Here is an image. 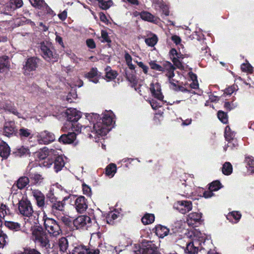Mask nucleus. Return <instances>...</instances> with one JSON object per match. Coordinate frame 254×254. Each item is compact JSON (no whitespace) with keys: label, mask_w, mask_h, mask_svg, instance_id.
Wrapping results in <instances>:
<instances>
[{"label":"nucleus","mask_w":254,"mask_h":254,"mask_svg":"<svg viewBox=\"0 0 254 254\" xmlns=\"http://www.w3.org/2000/svg\"><path fill=\"white\" fill-rule=\"evenodd\" d=\"M86 120L88 121L91 126V129L88 130L96 136H105L109 131V127L113 122L111 113L107 112L103 114L102 118L98 114L92 113L86 115Z\"/></svg>","instance_id":"obj_1"},{"label":"nucleus","mask_w":254,"mask_h":254,"mask_svg":"<svg viewBox=\"0 0 254 254\" xmlns=\"http://www.w3.org/2000/svg\"><path fill=\"white\" fill-rule=\"evenodd\" d=\"M68 199V197L65 196L62 200H59L54 194V191L50 190L46 194V209L57 216L64 211L65 201Z\"/></svg>","instance_id":"obj_2"},{"label":"nucleus","mask_w":254,"mask_h":254,"mask_svg":"<svg viewBox=\"0 0 254 254\" xmlns=\"http://www.w3.org/2000/svg\"><path fill=\"white\" fill-rule=\"evenodd\" d=\"M66 122L65 125H67L69 128L76 131H81L82 129L86 131L91 129V126L89 125H82L77 123V121L81 117V113L74 108L67 109L65 112Z\"/></svg>","instance_id":"obj_3"},{"label":"nucleus","mask_w":254,"mask_h":254,"mask_svg":"<svg viewBox=\"0 0 254 254\" xmlns=\"http://www.w3.org/2000/svg\"><path fill=\"white\" fill-rule=\"evenodd\" d=\"M32 234L33 240L41 248H44L48 252L52 249L48 234L42 226H35L32 229Z\"/></svg>","instance_id":"obj_4"},{"label":"nucleus","mask_w":254,"mask_h":254,"mask_svg":"<svg viewBox=\"0 0 254 254\" xmlns=\"http://www.w3.org/2000/svg\"><path fill=\"white\" fill-rule=\"evenodd\" d=\"M40 47L42 56L45 60L50 62L56 58V50L51 42L44 41L40 43Z\"/></svg>","instance_id":"obj_5"},{"label":"nucleus","mask_w":254,"mask_h":254,"mask_svg":"<svg viewBox=\"0 0 254 254\" xmlns=\"http://www.w3.org/2000/svg\"><path fill=\"white\" fill-rule=\"evenodd\" d=\"M43 166L50 168L54 164L53 169L56 173L61 171L65 165L64 160L62 155L58 154L57 151L48 162H43Z\"/></svg>","instance_id":"obj_6"},{"label":"nucleus","mask_w":254,"mask_h":254,"mask_svg":"<svg viewBox=\"0 0 254 254\" xmlns=\"http://www.w3.org/2000/svg\"><path fill=\"white\" fill-rule=\"evenodd\" d=\"M44 227L51 236L57 237L62 233V230L58 221L48 217L44 218Z\"/></svg>","instance_id":"obj_7"},{"label":"nucleus","mask_w":254,"mask_h":254,"mask_svg":"<svg viewBox=\"0 0 254 254\" xmlns=\"http://www.w3.org/2000/svg\"><path fill=\"white\" fill-rule=\"evenodd\" d=\"M18 209L21 215L27 217L32 216L34 212L30 201L24 196L18 201Z\"/></svg>","instance_id":"obj_8"},{"label":"nucleus","mask_w":254,"mask_h":254,"mask_svg":"<svg viewBox=\"0 0 254 254\" xmlns=\"http://www.w3.org/2000/svg\"><path fill=\"white\" fill-rule=\"evenodd\" d=\"M40 61V59L35 57L27 58L23 64V74L26 76L30 75L31 72L35 71L38 68Z\"/></svg>","instance_id":"obj_9"},{"label":"nucleus","mask_w":254,"mask_h":254,"mask_svg":"<svg viewBox=\"0 0 254 254\" xmlns=\"http://www.w3.org/2000/svg\"><path fill=\"white\" fill-rule=\"evenodd\" d=\"M17 129L18 127L14 121L5 122L1 131L2 134L9 138L16 136V134H17Z\"/></svg>","instance_id":"obj_10"},{"label":"nucleus","mask_w":254,"mask_h":254,"mask_svg":"<svg viewBox=\"0 0 254 254\" xmlns=\"http://www.w3.org/2000/svg\"><path fill=\"white\" fill-rule=\"evenodd\" d=\"M56 153V150L49 149L47 147H44L36 151L35 156L39 161L43 160V162H48Z\"/></svg>","instance_id":"obj_11"},{"label":"nucleus","mask_w":254,"mask_h":254,"mask_svg":"<svg viewBox=\"0 0 254 254\" xmlns=\"http://www.w3.org/2000/svg\"><path fill=\"white\" fill-rule=\"evenodd\" d=\"M37 141L41 144H48L55 140V136L54 133L44 130L37 133L36 135Z\"/></svg>","instance_id":"obj_12"},{"label":"nucleus","mask_w":254,"mask_h":254,"mask_svg":"<svg viewBox=\"0 0 254 254\" xmlns=\"http://www.w3.org/2000/svg\"><path fill=\"white\" fill-rule=\"evenodd\" d=\"M71 253L72 254H100V250L98 249H91L80 245L74 247Z\"/></svg>","instance_id":"obj_13"},{"label":"nucleus","mask_w":254,"mask_h":254,"mask_svg":"<svg viewBox=\"0 0 254 254\" xmlns=\"http://www.w3.org/2000/svg\"><path fill=\"white\" fill-rule=\"evenodd\" d=\"M74 205L77 212L83 213L88 208L87 199L84 196L79 195L76 198Z\"/></svg>","instance_id":"obj_14"},{"label":"nucleus","mask_w":254,"mask_h":254,"mask_svg":"<svg viewBox=\"0 0 254 254\" xmlns=\"http://www.w3.org/2000/svg\"><path fill=\"white\" fill-rule=\"evenodd\" d=\"M32 195L36 200L37 205L41 209H46V196L39 190H33L32 191Z\"/></svg>","instance_id":"obj_15"},{"label":"nucleus","mask_w":254,"mask_h":254,"mask_svg":"<svg viewBox=\"0 0 254 254\" xmlns=\"http://www.w3.org/2000/svg\"><path fill=\"white\" fill-rule=\"evenodd\" d=\"M91 223L90 217L87 215H81L73 221V226L76 229L83 228L88 223Z\"/></svg>","instance_id":"obj_16"},{"label":"nucleus","mask_w":254,"mask_h":254,"mask_svg":"<svg viewBox=\"0 0 254 254\" xmlns=\"http://www.w3.org/2000/svg\"><path fill=\"white\" fill-rule=\"evenodd\" d=\"M141 251V254H161L158 247L151 241H147L143 245Z\"/></svg>","instance_id":"obj_17"},{"label":"nucleus","mask_w":254,"mask_h":254,"mask_svg":"<svg viewBox=\"0 0 254 254\" xmlns=\"http://www.w3.org/2000/svg\"><path fill=\"white\" fill-rule=\"evenodd\" d=\"M192 208L191 201L181 200L177 203V209L182 214H185L190 212Z\"/></svg>","instance_id":"obj_18"},{"label":"nucleus","mask_w":254,"mask_h":254,"mask_svg":"<svg viewBox=\"0 0 254 254\" xmlns=\"http://www.w3.org/2000/svg\"><path fill=\"white\" fill-rule=\"evenodd\" d=\"M151 93L155 98L161 101H163L164 96L161 92L160 84L157 82L155 84L151 83L150 85Z\"/></svg>","instance_id":"obj_19"},{"label":"nucleus","mask_w":254,"mask_h":254,"mask_svg":"<svg viewBox=\"0 0 254 254\" xmlns=\"http://www.w3.org/2000/svg\"><path fill=\"white\" fill-rule=\"evenodd\" d=\"M101 77V73L98 72L96 67H92L90 71L85 74V77L90 81L97 83Z\"/></svg>","instance_id":"obj_20"},{"label":"nucleus","mask_w":254,"mask_h":254,"mask_svg":"<svg viewBox=\"0 0 254 254\" xmlns=\"http://www.w3.org/2000/svg\"><path fill=\"white\" fill-rule=\"evenodd\" d=\"M30 151L28 147L21 146L14 149L11 155L15 157H22L30 155Z\"/></svg>","instance_id":"obj_21"},{"label":"nucleus","mask_w":254,"mask_h":254,"mask_svg":"<svg viewBox=\"0 0 254 254\" xmlns=\"http://www.w3.org/2000/svg\"><path fill=\"white\" fill-rule=\"evenodd\" d=\"M76 138V134L74 132H68L61 135L59 141L63 144H71L74 142Z\"/></svg>","instance_id":"obj_22"},{"label":"nucleus","mask_w":254,"mask_h":254,"mask_svg":"<svg viewBox=\"0 0 254 254\" xmlns=\"http://www.w3.org/2000/svg\"><path fill=\"white\" fill-rule=\"evenodd\" d=\"M153 231L158 237L161 238H163L168 235L169 232V229L168 228L160 224L156 225Z\"/></svg>","instance_id":"obj_23"},{"label":"nucleus","mask_w":254,"mask_h":254,"mask_svg":"<svg viewBox=\"0 0 254 254\" xmlns=\"http://www.w3.org/2000/svg\"><path fill=\"white\" fill-rule=\"evenodd\" d=\"M178 51L175 48H172L169 53V57L174 65L179 69H181L183 67L182 62L180 61H178L176 57L178 55Z\"/></svg>","instance_id":"obj_24"},{"label":"nucleus","mask_w":254,"mask_h":254,"mask_svg":"<svg viewBox=\"0 0 254 254\" xmlns=\"http://www.w3.org/2000/svg\"><path fill=\"white\" fill-rule=\"evenodd\" d=\"M32 130L22 127L19 129H17V134H16L17 137L20 138L21 139H24L27 138H32L33 135L32 134Z\"/></svg>","instance_id":"obj_25"},{"label":"nucleus","mask_w":254,"mask_h":254,"mask_svg":"<svg viewBox=\"0 0 254 254\" xmlns=\"http://www.w3.org/2000/svg\"><path fill=\"white\" fill-rule=\"evenodd\" d=\"M242 215L239 211H233L226 215V218L232 223H238L241 218Z\"/></svg>","instance_id":"obj_26"},{"label":"nucleus","mask_w":254,"mask_h":254,"mask_svg":"<svg viewBox=\"0 0 254 254\" xmlns=\"http://www.w3.org/2000/svg\"><path fill=\"white\" fill-rule=\"evenodd\" d=\"M10 153L9 145L4 141L0 144V156L3 159H7Z\"/></svg>","instance_id":"obj_27"},{"label":"nucleus","mask_w":254,"mask_h":254,"mask_svg":"<svg viewBox=\"0 0 254 254\" xmlns=\"http://www.w3.org/2000/svg\"><path fill=\"white\" fill-rule=\"evenodd\" d=\"M198 242L190 241L187 244L185 249V252L189 254H197L198 251V247L196 246Z\"/></svg>","instance_id":"obj_28"},{"label":"nucleus","mask_w":254,"mask_h":254,"mask_svg":"<svg viewBox=\"0 0 254 254\" xmlns=\"http://www.w3.org/2000/svg\"><path fill=\"white\" fill-rule=\"evenodd\" d=\"M138 15H139L140 18L144 21L153 23H155L157 21V18L155 16L146 11L143 10L139 12Z\"/></svg>","instance_id":"obj_29"},{"label":"nucleus","mask_w":254,"mask_h":254,"mask_svg":"<svg viewBox=\"0 0 254 254\" xmlns=\"http://www.w3.org/2000/svg\"><path fill=\"white\" fill-rule=\"evenodd\" d=\"M3 108L5 111H7L8 112L17 116L18 118H21V114L17 111L16 108L14 105V104L11 102L5 103L3 105Z\"/></svg>","instance_id":"obj_30"},{"label":"nucleus","mask_w":254,"mask_h":254,"mask_svg":"<svg viewBox=\"0 0 254 254\" xmlns=\"http://www.w3.org/2000/svg\"><path fill=\"white\" fill-rule=\"evenodd\" d=\"M29 183V178L26 176L20 177L14 184L19 190L24 189Z\"/></svg>","instance_id":"obj_31"},{"label":"nucleus","mask_w":254,"mask_h":254,"mask_svg":"<svg viewBox=\"0 0 254 254\" xmlns=\"http://www.w3.org/2000/svg\"><path fill=\"white\" fill-rule=\"evenodd\" d=\"M4 225L8 229L13 231H18L21 230V224L18 222L5 221Z\"/></svg>","instance_id":"obj_32"},{"label":"nucleus","mask_w":254,"mask_h":254,"mask_svg":"<svg viewBox=\"0 0 254 254\" xmlns=\"http://www.w3.org/2000/svg\"><path fill=\"white\" fill-rule=\"evenodd\" d=\"M105 70L106 71L105 77L108 79V80L115 79L118 74L116 71L111 69L110 66H107L105 68Z\"/></svg>","instance_id":"obj_33"},{"label":"nucleus","mask_w":254,"mask_h":254,"mask_svg":"<svg viewBox=\"0 0 254 254\" xmlns=\"http://www.w3.org/2000/svg\"><path fill=\"white\" fill-rule=\"evenodd\" d=\"M117 171V166L114 163H110L105 169V174L109 177H113Z\"/></svg>","instance_id":"obj_34"},{"label":"nucleus","mask_w":254,"mask_h":254,"mask_svg":"<svg viewBox=\"0 0 254 254\" xmlns=\"http://www.w3.org/2000/svg\"><path fill=\"white\" fill-rule=\"evenodd\" d=\"M68 246L67 239L65 237H62L59 240L60 251L63 253L66 251Z\"/></svg>","instance_id":"obj_35"},{"label":"nucleus","mask_w":254,"mask_h":254,"mask_svg":"<svg viewBox=\"0 0 254 254\" xmlns=\"http://www.w3.org/2000/svg\"><path fill=\"white\" fill-rule=\"evenodd\" d=\"M155 220V216L152 213H146L141 218V221L144 225L152 223Z\"/></svg>","instance_id":"obj_36"},{"label":"nucleus","mask_w":254,"mask_h":254,"mask_svg":"<svg viewBox=\"0 0 254 254\" xmlns=\"http://www.w3.org/2000/svg\"><path fill=\"white\" fill-rule=\"evenodd\" d=\"M247 163L246 167L248 170L251 173H254V158L252 156H248L245 157V160Z\"/></svg>","instance_id":"obj_37"},{"label":"nucleus","mask_w":254,"mask_h":254,"mask_svg":"<svg viewBox=\"0 0 254 254\" xmlns=\"http://www.w3.org/2000/svg\"><path fill=\"white\" fill-rule=\"evenodd\" d=\"M232 171L233 167L230 162H226L223 165L222 172L224 175L229 176L232 174Z\"/></svg>","instance_id":"obj_38"},{"label":"nucleus","mask_w":254,"mask_h":254,"mask_svg":"<svg viewBox=\"0 0 254 254\" xmlns=\"http://www.w3.org/2000/svg\"><path fill=\"white\" fill-rule=\"evenodd\" d=\"M0 13L6 15L9 14L11 11L14 10L13 6H12V4L10 2L6 3L5 5L0 6Z\"/></svg>","instance_id":"obj_39"},{"label":"nucleus","mask_w":254,"mask_h":254,"mask_svg":"<svg viewBox=\"0 0 254 254\" xmlns=\"http://www.w3.org/2000/svg\"><path fill=\"white\" fill-rule=\"evenodd\" d=\"M223 187V185L219 180H215L209 184L208 190L215 191L218 190Z\"/></svg>","instance_id":"obj_40"},{"label":"nucleus","mask_w":254,"mask_h":254,"mask_svg":"<svg viewBox=\"0 0 254 254\" xmlns=\"http://www.w3.org/2000/svg\"><path fill=\"white\" fill-rule=\"evenodd\" d=\"M29 1L34 7L39 9H44V5L46 4L44 0H29Z\"/></svg>","instance_id":"obj_41"},{"label":"nucleus","mask_w":254,"mask_h":254,"mask_svg":"<svg viewBox=\"0 0 254 254\" xmlns=\"http://www.w3.org/2000/svg\"><path fill=\"white\" fill-rule=\"evenodd\" d=\"M9 66L8 58L7 56L0 57V73L4 68H8Z\"/></svg>","instance_id":"obj_42"},{"label":"nucleus","mask_w":254,"mask_h":254,"mask_svg":"<svg viewBox=\"0 0 254 254\" xmlns=\"http://www.w3.org/2000/svg\"><path fill=\"white\" fill-rule=\"evenodd\" d=\"M158 37L155 34H153L152 37L146 38L145 42L147 45L150 47H154L157 43Z\"/></svg>","instance_id":"obj_43"},{"label":"nucleus","mask_w":254,"mask_h":254,"mask_svg":"<svg viewBox=\"0 0 254 254\" xmlns=\"http://www.w3.org/2000/svg\"><path fill=\"white\" fill-rule=\"evenodd\" d=\"M11 211L5 204L1 203L0 206V216L4 218L6 215H10Z\"/></svg>","instance_id":"obj_44"},{"label":"nucleus","mask_w":254,"mask_h":254,"mask_svg":"<svg viewBox=\"0 0 254 254\" xmlns=\"http://www.w3.org/2000/svg\"><path fill=\"white\" fill-rule=\"evenodd\" d=\"M217 117L222 123L225 124L228 123V116L227 113L222 111H219L217 113Z\"/></svg>","instance_id":"obj_45"},{"label":"nucleus","mask_w":254,"mask_h":254,"mask_svg":"<svg viewBox=\"0 0 254 254\" xmlns=\"http://www.w3.org/2000/svg\"><path fill=\"white\" fill-rule=\"evenodd\" d=\"M30 179L31 181H34V184H41L43 180V178L42 175L39 174H34L29 176Z\"/></svg>","instance_id":"obj_46"},{"label":"nucleus","mask_w":254,"mask_h":254,"mask_svg":"<svg viewBox=\"0 0 254 254\" xmlns=\"http://www.w3.org/2000/svg\"><path fill=\"white\" fill-rule=\"evenodd\" d=\"M118 217V215L115 212L109 213L106 217V221L108 224L114 225L115 220Z\"/></svg>","instance_id":"obj_47"},{"label":"nucleus","mask_w":254,"mask_h":254,"mask_svg":"<svg viewBox=\"0 0 254 254\" xmlns=\"http://www.w3.org/2000/svg\"><path fill=\"white\" fill-rule=\"evenodd\" d=\"M113 1L111 0L106 1L102 0L99 4V6L102 9L106 10L109 9L113 4Z\"/></svg>","instance_id":"obj_48"},{"label":"nucleus","mask_w":254,"mask_h":254,"mask_svg":"<svg viewBox=\"0 0 254 254\" xmlns=\"http://www.w3.org/2000/svg\"><path fill=\"white\" fill-rule=\"evenodd\" d=\"M8 241V236L3 232V231H0V245L2 247L5 246Z\"/></svg>","instance_id":"obj_49"},{"label":"nucleus","mask_w":254,"mask_h":254,"mask_svg":"<svg viewBox=\"0 0 254 254\" xmlns=\"http://www.w3.org/2000/svg\"><path fill=\"white\" fill-rule=\"evenodd\" d=\"M149 64L152 69L164 72V68L161 65L157 64L155 61H151L149 62Z\"/></svg>","instance_id":"obj_50"},{"label":"nucleus","mask_w":254,"mask_h":254,"mask_svg":"<svg viewBox=\"0 0 254 254\" xmlns=\"http://www.w3.org/2000/svg\"><path fill=\"white\" fill-rule=\"evenodd\" d=\"M189 218L191 221L198 222L201 218V214L197 212H192L189 215Z\"/></svg>","instance_id":"obj_51"},{"label":"nucleus","mask_w":254,"mask_h":254,"mask_svg":"<svg viewBox=\"0 0 254 254\" xmlns=\"http://www.w3.org/2000/svg\"><path fill=\"white\" fill-rule=\"evenodd\" d=\"M241 70L244 72H248L250 73H252L253 72V67L249 63H243V64H242L241 66Z\"/></svg>","instance_id":"obj_52"},{"label":"nucleus","mask_w":254,"mask_h":254,"mask_svg":"<svg viewBox=\"0 0 254 254\" xmlns=\"http://www.w3.org/2000/svg\"><path fill=\"white\" fill-rule=\"evenodd\" d=\"M82 188L83 193L86 195L87 196H91L92 195V191L91 188L86 185L85 183H83L82 184Z\"/></svg>","instance_id":"obj_53"},{"label":"nucleus","mask_w":254,"mask_h":254,"mask_svg":"<svg viewBox=\"0 0 254 254\" xmlns=\"http://www.w3.org/2000/svg\"><path fill=\"white\" fill-rule=\"evenodd\" d=\"M101 37L103 39L101 41L102 43L107 42V43H111L112 42L108 32L105 30H102L101 31Z\"/></svg>","instance_id":"obj_54"},{"label":"nucleus","mask_w":254,"mask_h":254,"mask_svg":"<svg viewBox=\"0 0 254 254\" xmlns=\"http://www.w3.org/2000/svg\"><path fill=\"white\" fill-rule=\"evenodd\" d=\"M61 220L65 225L68 226L69 228L73 229L72 227L73 221H71L70 218L65 216H63L61 218Z\"/></svg>","instance_id":"obj_55"},{"label":"nucleus","mask_w":254,"mask_h":254,"mask_svg":"<svg viewBox=\"0 0 254 254\" xmlns=\"http://www.w3.org/2000/svg\"><path fill=\"white\" fill-rule=\"evenodd\" d=\"M126 74V78L127 80L129 81L130 83H133V84H136L137 83V80L136 76L132 73L127 74V72Z\"/></svg>","instance_id":"obj_56"},{"label":"nucleus","mask_w":254,"mask_h":254,"mask_svg":"<svg viewBox=\"0 0 254 254\" xmlns=\"http://www.w3.org/2000/svg\"><path fill=\"white\" fill-rule=\"evenodd\" d=\"M10 3L13 6L14 10L21 7L23 4L22 0H10Z\"/></svg>","instance_id":"obj_57"},{"label":"nucleus","mask_w":254,"mask_h":254,"mask_svg":"<svg viewBox=\"0 0 254 254\" xmlns=\"http://www.w3.org/2000/svg\"><path fill=\"white\" fill-rule=\"evenodd\" d=\"M163 68H164V71L165 70H169L171 68L173 69V67H175L174 64H172L171 62L169 61H165L163 64Z\"/></svg>","instance_id":"obj_58"},{"label":"nucleus","mask_w":254,"mask_h":254,"mask_svg":"<svg viewBox=\"0 0 254 254\" xmlns=\"http://www.w3.org/2000/svg\"><path fill=\"white\" fill-rule=\"evenodd\" d=\"M149 103L154 110H157L159 108L161 107V105H160V103H159L155 99H151L149 101Z\"/></svg>","instance_id":"obj_59"},{"label":"nucleus","mask_w":254,"mask_h":254,"mask_svg":"<svg viewBox=\"0 0 254 254\" xmlns=\"http://www.w3.org/2000/svg\"><path fill=\"white\" fill-rule=\"evenodd\" d=\"M86 44L90 49H93L96 48V44L93 39H87L86 41Z\"/></svg>","instance_id":"obj_60"},{"label":"nucleus","mask_w":254,"mask_h":254,"mask_svg":"<svg viewBox=\"0 0 254 254\" xmlns=\"http://www.w3.org/2000/svg\"><path fill=\"white\" fill-rule=\"evenodd\" d=\"M235 105L233 103L225 102L224 104V108L228 111H230L235 108Z\"/></svg>","instance_id":"obj_61"},{"label":"nucleus","mask_w":254,"mask_h":254,"mask_svg":"<svg viewBox=\"0 0 254 254\" xmlns=\"http://www.w3.org/2000/svg\"><path fill=\"white\" fill-rule=\"evenodd\" d=\"M225 139L228 141L233 140L235 136V133L234 131L224 133Z\"/></svg>","instance_id":"obj_62"},{"label":"nucleus","mask_w":254,"mask_h":254,"mask_svg":"<svg viewBox=\"0 0 254 254\" xmlns=\"http://www.w3.org/2000/svg\"><path fill=\"white\" fill-rule=\"evenodd\" d=\"M176 68H177L176 66L173 67V69H171L169 70H167V73L166 75L168 77L169 80H170L171 79H172L174 76H175V73L174 70H175Z\"/></svg>","instance_id":"obj_63"},{"label":"nucleus","mask_w":254,"mask_h":254,"mask_svg":"<svg viewBox=\"0 0 254 254\" xmlns=\"http://www.w3.org/2000/svg\"><path fill=\"white\" fill-rule=\"evenodd\" d=\"M171 39L176 45L180 44L182 41L181 38L176 35H173Z\"/></svg>","instance_id":"obj_64"}]
</instances>
